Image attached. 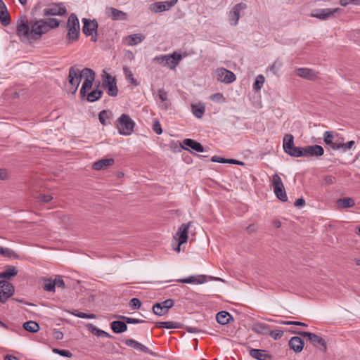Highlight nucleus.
<instances>
[{
  "instance_id": "obj_58",
  "label": "nucleus",
  "mask_w": 360,
  "mask_h": 360,
  "mask_svg": "<svg viewBox=\"0 0 360 360\" xmlns=\"http://www.w3.org/2000/svg\"><path fill=\"white\" fill-rule=\"evenodd\" d=\"M211 161L214 162L226 163V159L216 155L212 158Z\"/></svg>"
},
{
  "instance_id": "obj_49",
  "label": "nucleus",
  "mask_w": 360,
  "mask_h": 360,
  "mask_svg": "<svg viewBox=\"0 0 360 360\" xmlns=\"http://www.w3.org/2000/svg\"><path fill=\"white\" fill-rule=\"evenodd\" d=\"M108 118V113L106 110H103L101 111L100 113H99V115H98V119H99V121L100 122L103 124V125H105L106 123H105V120Z\"/></svg>"
},
{
  "instance_id": "obj_24",
  "label": "nucleus",
  "mask_w": 360,
  "mask_h": 360,
  "mask_svg": "<svg viewBox=\"0 0 360 360\" xmlns=\"http://www.w3.org/2000/svg\"><path fill=\"white\" fill-rule=\"evenodd\" d=\"M158 98L161 101L159 104V107L162 110H167L169 106L167 92L165 89H160L158 90Z\"/></svg>"
},
{
  "instance_id": "obj_42",
  "label": "nucleus",
  "mask_w": 360,
  "mask_h": 360,
  "mask_svg": "<svg viewBox=\"0 0 360 360\" xmlns=\"http://www.w3.org/2000/svg\"><path fill=\"white\" fill-rule=\"evenodd\" d=\"M153 311L154 314L158 316H162L167 313L166 311V309H165L163 308V307L162 306V304H160V303H157L155 305H153Z\"/></svg>"
},
{
  "instance_id": "obj_41",
  "label": "nucleus",
  "mask_w": 360,
  "mask_h": 360,
  "mask_svg": "<svg viewBox=\"0 0 360 360\" xmlns=\"http://www.w3.org/2000/svg\"><path fill=\"white\" fill-rule=\"evenodd\" d=\"M89 330H91V332L96 335V336H105L106 338H110V335L106 333L105 331L103 330H101V329H98L96 327L92 326V325H90L89 326Z\"/></svg>"
},
{
  "instance_id": "obj_30",
  "label": "nucleus",
  "mask_w": 360,
  "mask_h": 360,
  "mask_svg": "<svg viewBox=\"0 0 360 360\" xmlns=\"http://www.w3.org/2000/svg\"><path fill=\"white\" fill-rule=\"evenodd\" d=\"M216 319L219 324L226 325L232 319V316L229 313L222 311L217 313Z\"/></svg>"
},
{
  "instance_id": "obj_3",
  "label": "nucleus",
  "mask_w": 360,
  "mask_h": 360,
  "mask_svg": "<svg viewBox=\"0 0 360 360\" xmlns=\"http://www.w3.org/2000/svg\"><path fill=\"white\" fill-rule=\"evenodd\" d=\"M284 151L292 157H319L323 155V148L319 145L297 147L294 144V136L288 134L283 140Z\"/></svg>"
},
{
  "instance_id": "obj_14",
  "label": "nucleus",
  "mask_w": 360,
  "mask_h": 360,
  "mask_svg": "<svg viewBox=\"0 0 360 360\" xmlns=\"http://www.w3.org/2000/svg\"><path fill=\"white\" fill-rule=\"evenodd\" d=\"M191 222L184 223L179 227L174 238L177 241H179V245H182L187 241L188 229L191 227Z\"/></svg>"
},
{
  "instance_id": "obj_32",
  "label": "nucleus",
  "mask_w": 360,
  "mask_h": 360,
  "mask_svg": "<svg viewBox=\"0 0 360 360\" xmlns=\"http://www.w3.org/2000/svg\"><path fill=\"white\" fill-rule=\"evenodd\" d=\"M17 274L18 271L15 266H8L4 269V271L0 273V278L10 279L16 276Z\"/></svg>"
},
{
  "instance_id": "obj_54",
  "label": "nucleus",
  "mask_w": 360,
  "mask_h": 360,
  "mask_svg": "<svg viewBox=\"0 0 360 360\" xmlns=\"http://www.w3.org/2000/svg\"><path fill=\"white\" fill-rule=\"evenodd\" d=\"M350 4H359V0H340V4L342 6H347V5H349Z\"/></svg>"
},
{
  "instance_id": "obj_61",
  "label": "nucleus",
  "mask_w": 360,
  "mask_h": 360,
  "mask_svg": "<svg viewBox=\"0 0 360 360\" xmlns=\"http://www.w3.org/2000/svg\"><path fill=\"white\" fill-rule=\"evenodd\" d=\"M8 177L7 171L5 169H0V180H4Z\"/></svg>"
},
{
  "instance_id": "obj_39",
  "label": "nucleus",
  "mask_w": 360,
  "mask_h": 360,
  "mask_svg": "<svg viewBox=\"0 0 360 360\" xmlns=\"http://www.w3.org/2000/svg\"><path fill=\"white\" fill-rule=\"evenodd\" d=\"M265 78L262 75H259L257 76L255 79V82L253 84V89L256 91H259L263 86L264 83Z\"/></svg>"
},
{
  "instance_id": "obj_60",
  "label": "nucleus",
  "mask_w": 360,
  "mask_h": 360,
  "mask_svg": "<svg viewBox=\"0 0 360 360\" xmlns=\"http://www.w3.org/2000/svg\"><path fill=\"white\" fill-rule=\"evenodd\" d=\"M60 355L68 358L72 356V354L70 351L65 349H61L60 352Z\"/></svg>"
},
{
  "instance_id": "obj_1",
  "label": "nucleus",
  "mask_w": 360,
  "mask_h": 360,
  "mask_svg": "<svg viewBox=\"0 0 360 360\" xmlns=\"http://www.w3.org/2000/svg\"><path fill=\"white\" fill-rule=\"evenodd\" d=\"M58 20L53 18L29 21L25 15L20 16L17 22L16 32L22 40H38L51 29L59 26Z\"/></svg>"
},
{
  "instance_id": "obj_9",
  "label": "nucleus",
  "mask_w": 360,
  "mask_h": 360,
  "mask_svg": "<svg viewBox=\"0 0 360 360\" xmlns=\"http://www.w3.org/2000/svg\"><path fill=\"white\" fill-rule=\"evenodd\" d=\"M84 26L83 32L86 36L91 37V41H96L97 40V27L98 23L95 20H89L86 18L83 19Z\"/></svg>"
},
{
  "instance_id": "obj_35",
  "label": "nucleus",
  "mask_w": 360,
  "mask_h": 360,
  "mask_svg": "<svg viewBox=\"0 0 360 360\" xmlns=\"http://www.w3.org/2000/svg\"><path fill=\"white\" fill-rule=\"evenodd\" d=\"M156 327L159 328L173 329L179 328V324L174 321H161L156 323Z\"/></svg>"
},
{
  "instance_id": "obj_53",
  "label": "nucleus",
  "mask_w": 360,
  "mask_h": 360,
  "mask_svg": "<svg viewBox=\"0 0 360 360\" xmlns=\"http://www.w3.org/2000/svg\"><path fill=\"white\" fill-rule=\"evenodd\" d=\"M283 324L285 325H295V326H307V325L303 322L300 321H283Z\"/></svg>"
},
{
  "instance_id": "obj_20",
  "label": "nucleus",
  "mask_w": 360,
  "mask_h": 360,
  "mask_svg": "<svg viewBox=\"0 0 360 360\" xmlns=\"http://www.w3.org/2000/svg\"><path fill=\"white\" fill-rule=\"evenodd\" d=\"M0 22L4 26H7L11 22L7 7L2 0H0Z\"/></svg>"
},
{
  "instance_id": "obj_8",
  "label": "nucleus",
  "mask_w": 360,
  "mask_h": 360,
  "mask_svg": "<svg viewBox=\"0 0 360 360\" xmlns=\"http://www.w3.org/2000/svg\"><path fill=\"white\" fill-rule=\"evenodd\" d=\"M247 5L244 3L236 4L230 11L229 14V22L231 25L236 26L241 15H244V11Z\"/></svg>"
},
{
  "instance_id": "obj_64",
  "label": "nucleus",
  "mask_w": 360,
  "mask_h": 360,
  "mask_svg": "<svg viewBox=\"0 0 360 360\" xmlns=\"http://www.w3.org/2000/svg\"><path fill=\"white\" fill-rule=\"evenodd\" d=\"M304 204H305V200L302 198L297 199L295 202V205L296 207L303 206Z\"/></svg>"
},
{
  "instance_id": "obj_10",
  "label": "nucleus",
  "mask_w": 360,
  "mask_h": 360,
  "mask_svg": "<svg viewBox=\"0 0 360 360\" xmlns=\"http://www.w3.org/2000/svg\"><path fill=\"white\" fill-rule=\"evenodd\" d=\"M292 333L300 335L303 338H307L309 341H310V342H311L314 346H321L324 349L326 348V342L325 340L314 333L296 330L292 331Z\"/></svg>"
},
{
  "instance_id": "obj_6",
  "label": "nucleus",
  "mask_w": 360,
  "mask_h": 360,
  "mask_svg": "<svg viewBox=\"0 0 360 360\" xmlns=\"http://www.w3.org/2000/svg\"><path fill=\"white\" fill-rule=\"evenodd\" d=\"M272 185L274 186V191L276 197L281 201L285 202L288 200V197L285 191V188L281 177L278 174H274L272 176Z\"/></svg>"
},
{
  "instance_id": "obj_18",
  "label": "nucleus",
  "mask_w": 360,
  "mask_h": 360,
  "mask_svg": "<svg viewBox=\"0 0 360 360\" xmlns=\"http://www.w3.org/2000/svg\"><path fill=\"white\" fill-rule=\"evenodd\" d=\"M145 39L142 34H133L123 38V43L127 46H135L140 44Z\"/></svg>"
},
{
  "instance_id": "obj_59",
  "label": "nucleus",
  "mask_w": 360,
  "mask_h": 360,
  "mask_svg": "<svg viewBox=\"0 0 360 360\" xmlns=\"http://www.w3.org/2000/svg\"><path fill=\"white\" fill-rule=\"evenodd\" d=\"M166 55H164V56H156L155 58H154V60L155 61H158L159 63L160 64H163L165 63V60H166Z\"/></svg>"
},
{
  "instance_id": "obj_21",
  "label": "nucleus",
  "mask_w": 360,
  "mask_h": 360,
  "mask_svg": "<svg viewBox=\"0 0 360 360\" xmlns=\"http://www.w3.org/2000/svg\"><path fill=\"white\" fill-rule=\"evenodd\" d=\"M107 14L113 20H124L127 18L126 13L112 7L107 9Z\"/></svg>"
},
{
  "instance_id": "obj_44",
  "label": "nucleus",
  "mask_w": 360,
  "mask_h": 360,
  "mask_svg": "<svg viewBox=\"0 0 360 360\" xmlns=\"http://www.w3.org/2000/svg\"><path fill=\"white\" fill-rule=\"evenodd\" d=\"M210 99L216 103H224L226 99L222 94L215 93L210 96Z\"/></svg>"
},
{
  "instance_id": "obj_46",
  "label": "nucleus",
  "mask_w": 360,
  "mask_h": 360,
  "mask_svg": "<svg viewBox=\"0 0 360 360\" xmlns=\"http://www.w3.org/2000/svg\"><path fill=\"white\" fill-rule=\"evenodd\" d=\"M120 318L124 320V321L125 322V323H133V324H135V323H143L144 322V321L143 320H139V319H134V318H130V317H127V316H120Z\"/></svg>"
},
{
  "instance_id": "obj_40",
  "label": "nucleus",
  "mask_w": 360,
  "mask_h": 360,
  "mask_svg": "<svg viewBox=\"0 0 360 360\" xmlns=\"http://www.w3.org/2000/svg\"><path fill=\"white\" fill-rule=\"evenodd\" d=\"M72 314L82 319H94L96 318V316L94 314H86L79 311L78 310H75L72 312Z\"/></svg>"
},
{
  "instance_id": "obj_36",
  "label": "nucleus",
  "mask_w": 360,
  "mask_h": 360,
  "mask_svg": "<svg viewBox=\"0 0 360 360\" xmlns=\"http://www.w3.org/2000/svg\"><path fill=\"white\" fill-rule=\"evenodd\" d=\"M23 328L28 332L36 333L39 331L40 328L37 323L35 321H30L24 323Z\"/></svg>"
},
{
  "instance_id": "obj_7",
  "label": "nucleus",
  "mask_w": 360,
  "mask_h": 360,
  "mask_svg": "<svg viewBox=\"0 0 360 360\" xmlns=\"http://www.w3.org/2000/svg\"><path fill=\"white\" fill-rule=\"evenodd\" d=\"M103 86L107 90L109 96H116L117 95L118 89L115 78L105 72L103 75Z\"/></svg>"
},
{
  "instance_id": "obj_48",
  "label": "nucleus",
  "mask_w": 360,
  "mask_h": 360,
  "mask_svg": "<svg viewBox=\"0 0 360 360\" xmlns=\"http://www.w3.org/2000/svg\"><path fill=\"white\" fill-rule=\"evenodd\" d=\"M129 305L131 308L134 309H138L141 307V302L138 298H132L130 300Z\"/></svg>"
},
{
  "instance_id": "obj_31",
  "label": "nucleus",
  "mask_w": 360,
  "mask_h": 360,
  "mask_svg": "<svg viewBox=\"0 0 360 360\" xmlns=\"http://www.w3.org/2000/svg\"><path fill=\"white\" fill-rule=\"evenodd\" d=\"M170 8L166 1L155 2L150 6V9L154 13H160L169 10Z\"/></svg>"
},
{
  "instance_id": "obj_16",
  "label": "nucleus",
  "mask_w": 360,
  "mask_h": 360,
  "mask_svg": "<svg viewBox=\"0 0 360 360\" xmlns=\"http://www.w3.org/2000/svg\"><path fill=\"white\" fill-rule=\"evenodd\" d=\"M295 73L298 77L308 80H316L319 77L318 73L309 68H297Z\"/></svg>"
},
{
  "instance_id": "obj_56",
  "label": "nucleus",
  "mask_w": 360,
  "mask_h": 360,
  "mask_svg": "<svg viewBox=\"0 0 360 360\" xmlns=\"http://www.w3.org/2000/svg\"><path fill=\"white\" fill-rule=\"evenodd\" d=\"M330 146L332 147V148H333L335 150L342 149L343 148V142H342V141H337L333 142V143L330 145Z\"/></svg>"
},
{
  "instance_id": "obj_29",
  "label": "nucleus",
  "mask_w": 360,
  "mask_h": 360,
  "mask_svg": "<svg viewBox=\"0 0 360 360\" xmlns=\"http://www.w3.org/2000/svg\"><path fill=\"white\" fill-rule=\"evenodd\" d=\"M252 330L260 335H267L269 333V326L264 323H256L252 326Z\"/></svg>"
},
{
  "instance_id": "obj_2",
  "label": "nucleus",
  "mask_w": 360,
  "mask_h": 360,
  "mask_svg": "<svg viewBox=\"0 0 360 360\" xmlns=\"http://www.w3.org/2000/svg\"><path fill=\"white\" fill-rule=\"evenodd\" d=\"M84 79V83L80 89L82 96H85L87 91L92 87L95 79V72L90 68H84L80 70L77 66H72L69 69L68 82L70 86V91L72 93L76 92L79 86L81 80Z\"/></svg>"
},
{
  "instance_id": "obj_38",
  "label": "nucleus",
  "mask_w": 360,
  "mask_h": 360,
  "mask_svg": "<svg viewBox=\"0 0 360 360\" xmlns=\"http://www.w3.org/2000/svg\"><path fill=\"white\" fill-rule=\"evenodd\" d=\"M103 94V91L101 90L95 89L87 95V100L89 102H94L98 100Z\"/></svg>"
},
{
  "instance_id": "obj_11",
  "label": "nucleus",
  "mask_w": 360,
  "mask_h": 360,
  "mask_svg": "<svg viewBox=\"0 0 360 360\" xmlns=\"http://www.w3.org/2000/svg\"><path fill=\"white\" fill-rule=\"evenodd\" d=\"M14 293L13 285L6 281H0V302L4 303Z\"/></svg>"
},
{
  "instance_id": "obj_26",
  "label": "nucleus",
  "mask_w": 360,
  "mask_h": 360,
  "mask_svg": "<svg viewBox=\"0 0 360 360\" xmlns=\"http://www.w3.org/2000/svg\"><path fill=\"white\" fill-rule=\"evenodd\" d=\"M110 327L115 333H121L127 330V326L124 321H114L111 322Z\"/></svg>"
},
{
  "instance_id": "obj_5",
  "label": "nucleus",
  "mask_w": 360,
  "mask_h": 360,
  "mask_svg": "<svg viewBox=\"0 0 360 360\" xmlns=\"http://www.w3.org/2000/svg\"><path fill=\"white\" fill-rule=\"evenodd\" d=\"M68 34L66 40L68 44H72L77 41L79 35V22L75 14H71L67 23Z\"/></svg>"
},
{
  "instance_id": "obj_23",
  "label": "nucleus",
  "mask_w": 360,
  "mask_h": 360,
  "mask_svg": "<svg viewBox=\"0 0 360 360\" xmlns=\"http://www.w3.org/2000/svg\"><path fill=\"white\" fill-rule=\"evenodd\" d=\"M115 160L112 158L102 159L94 163L93 169L95 170L105 169L112 166Z\"/></svg>"
},
{
  "instance_id": "obj_34",
  "label": "nucleus",
  "mask_w": 360,
  "mask_h": 360,
  "mask_svg": "<svg viewBox=\"0 0 360 360\" xmlns=\"http://www.w3.org/2000/svg\"><path fill=\"white\" fill-rule=\"evenodd\" d=\"M192 112L197 118H201L205 112V108L202 104H193Z\"/></svg>"
},
{
  "instance_id": "obj_62",
  "label": "nucleus",
  "mask_w": 360,
  "mask_h": 360,
  "mask_svg": "<svg viewBox=\"0 0 360 360\" xmlns=\"http://www.w3.org/2000/svg\"><path fill=\"white\" fill-rule=\"evenodd\" d=\"M53 337L56 340H61L63 338V334L62 332L57 330L54 332Z\"/></svg>"
},
{
  "instance_id": "obj_12",
  "label": "nucleus",
  "mask_w": 360,
  "mask_h": 360,
  "mask_svg": "<svg viewBox=\"0 0 360 360\" xmlns=\"http://www.w3.org/2000/svg\"><path fill=\"white\" fill-rule=\"evenodd\" d=\"M215 73L217 79L223 83L230 84L233 82L236 79V75L231 71L223 68H217Z\"/></svg>"
},
{
  "instance_id": "obj_45",
  "label": "nucleus",
  "mask_w": 360,
  "mask_h": 360,
  "mask_svg": "<svg viewBox=\"0 0 360 360\" xmlns=\"http://www.w3.org/2000/svg\"><path fill=\"white\" fill-rule=\"evenodd\" d=\"M269 335L274 340L280 339L283 335V331L281 330H274L269 333Z\"/></svg>"
},
{
  "instance_id": "obj_57",
  "label": "nucleus",
  "mask_w": 360,
  "mask_h": 360,
  "mask_svg": "<svg viewBox=\"0 0 360 360\" xmlns=\"http://www.w3.org/2000/svg\"><path fill=\"white\" fill-rule=\"evenodd\" d=\"M355 144V142L354 141H350L347 143H343V151H347L348 150L352 149Z\"/></svg>"
},
{
  "instance_id": "obj_50",
  "label": "nucleus",
  "mask_w": 360,
  "mask_h": 360,
  "mask_svg": "<svg viewBox=\"0 0 360 360\" xmlns=\"http://www.w3.org/2000/svg\"><path fill=\"white\" fill-rule=\"evenodd\" d=\"M160 304H162V306L165 309H166V311L167 312L169 309L173 307L174 301L171 299H168L161 302Z\"/></svg>"
},
{
  "instance_id": "obj_43",
  "label": "nucleus",
  "mask_w": 360,
  "mask_h": 360,
  "mask_svg": "<svg viewBox=\"0 0 360 360\" xmlns=\"http://www.w3.org/2000/svg\"><path fill=\"white\" fill-rule=\"evenodd\" d=\"M44 289L46 291L49 292H54L56 288V283H54L53 280L47 279L44 282Z\"/></svg>"
},
{
  "instance_id": "obj_13",
  "label": "nucleus",
  "mask_w": 360,
  "mask_h": 360,
  "mask_svg": "<svg viewBox=\"0 0 360 360\" xmlns=\"http://www.w3.org/2000/svg\"><path fill=\"white\" fill-rule=\"evenodd\" d=\"M44 15L63 16L67 13V9L63 4H53L44 10Z\"/></svg>"
},
{
  "instance_id": "obj_52",
  "label": "nucleus",
  "mask_w": 360,
  "mask_h": 360,
  "mask_svg": "<svg viewBox=\"0 0 360 360\" xmlns=\"http://www.w3.org/2000/svg\"><path fill=\"white\" fill-rule=\"evenodd\" d=\"M39 201L43 202H48L53 199V197L51 195H39L38 197Z\"/></svg>"
},
{
  "instance_id": "obj_27",
  "label": "nucleus",
  "mask_w": 360,
  "mask_h": 360,
  "mask_svg": "<svg viewBox=\"0 0 360 360\" xmlns=\"http://www.w3.org/2000/svg\"><path fill=\"white\" fill-rule=\"evenodd\" d=\"M184 145L192 148L193 150L202 153L204 151V148L199 142H197L191 139H186L183 141Z\"/></svg>"
},
{
  "instance_id": "obj_25",
  "label": "nucleus",
  "mask_w": 360,
  "mask_h": 360,
  "mask_svg": "<svg viewBox=\"0 0 360 360\" xmlns=\"http://www.w3.org/2000/svg\"><path fill=\"white\" fill-rule=\"evenodd\" d=\"M125 344L130 347H132L137 351L139 352H143L145 353L149 354L150 353V349L142 345L141 343L133 340V339H128L125 341Z\"/></svg>"
},
{
  "instance_id": "obj_47",
  "label": "nucleus",
  "mask_w": 360,
  "mask_h": 360,
  "mask_svg": "<svg viewBox=\"0 0 360 360\" xmlns=\"http://www.w3.org/2000/svg\"><path fill=\"white\" fill-rule=\"evenodd\" d=\"M323 139H324V142L327 145H331L333 142V134H331V132H330V131H327L324 132Z\"/></svg>"
},
{
  "instance_id": "obj_28",
  "label": "nucleus",
  "mask_w": 360,
  "mask_h": 360,
  "mask_svg": "<svg viewBox=\"0 0 360 360\" xmlns=\"http://www.w3.org/2000/svg\"><path fill=\"white\" fill-rule=\"evenodd\" d=\"M178 281L183 283L202 284L206 281V277L205 276H199L198 277L191 276L186 278L179 279Z\"/></svg>"
},
{
  "instance_id": "obj_22",
  "label": "nucleus",
  "mask_w": 360,
  "mask_h": 360,
  "mask_svg": "<svg viewBox=\"0 0 360 360\" xmlns=\"http://www.w3.org/2000/svg\"><path fill=\"white\" fill-rule=\"evenodd\" d=\"M304 343L303 340L298 336H294L289 341V347L295 352H300L304 347Z\"/></svg>"
},
{
  "instance_id": "obj_33",
  "label": "nucleus",
  "mask_w": 360,
  "mask_h": 360,
  "mask_svg": "<svg viewBox=\"0 0 360 360\" xmlns=\"http://www.w3.org/2000/svg\"><path fill=\"white\" fill-rule=\"evenodd\" d=\"M337 206L339 208H349L354 205V200L351 198H343L337 200Z\"/></svg>"
},
{
  "instance_id": "obj_51",
  "label": "nucleus",
  "mask_w": 360,
  "mask_h": 360,
  "mask_svg": "<svg viewBox=\"0 0 360 360\" xmlns=\"http://www.w3.org/2000/svg\"><path fill=\"white\" fill-rule=\"evenodd\" d=\"M153 130L158 135L162 133V129L160 123L156 121L153 124Z\"/></svg>"
},
{
  "instance_id": "obj_17",
  "label": "nucleus",
  "mask_w": 360,
  "mask_h": 360,
  "mask_svg": "<svg viewBox=\"0 0 360 360\" xmlns=\"http://www.w3.org/2000/svg\"><path fill=\"white\" fill-rule=\"evenodd\" d=\"M165 63L164 65H167L170 69L174 70L182 59V56L176 52L172 54L166 55Z\"/></svg>"
},
{
  "instance_id": "obj_15",
  "label": "nucleus",
  "mask_w": 360,
  "mask_h": 360,
  "mask_svg": "<svg viewBox=\"0 0 360 360\" xmlns=\"http://www.w3.org/2000/svg\"><path fill=\"white\" fill-rule=\"evenodd\" d=\"M341 11L342 10L340 8L319 9L314 11L311 13V16L321 20H326L332 17L335 13H340Z\"/></svg>"
},
{
  "instance_id": "obj_19",
  "label": "nucleus",
  "mask_w": 360,
  "mask_h": 360,
  "mask_svg": "<svg viewBox=\"0 0 360 360\" xmlns=\"http://www.w3.org/2000/svg\"><path fill=\"white\" fill-rule=\"evenodd\" d=\"M250 355L257 360H271L272 356L267 351L258 349H251Z\"/></svg>"
},
{
  "instance_id": "obj_4",
  "label": "nucleus",
  "mask_w": 360,
  "mask_h": 360,
  "mask_svg": "<svg viewBox=\"0 0 360 360\" xmlns=\"http://www.w3.org/2000/svg\"><path fill=\"white\" fill-rule=\"evenodd\" d=\"M136 124L127 114H122L115 122L116 128L120 134L129 136L133 131Z\"/></svg>"
},
{
  "instance_id": "obj_55",
  "label": "nucleus",
  "mask_w": 360,
  "mask_h": 360,
  "mask_svg": "<svg viewBox=\"0 0 360 360\" xmlns=\"http://www.w3.org/2000/svg\"><path fill=\"white\" fill-rule=\"evenodd\" d=\"M53 281H54V283H56V286H57L58 288H64L65 286L63 280L59 276L53 280Z\"/></svg>"
},
{
  "instance_id": "obj_37",
  "label": "nucleus",
  "mask_w": 360,
  "mask_h": 360,
  "mask_svg": "<svg viewBox=\"0 0 360 360\" xmlns=\"http://www.w3.org/2000/svg\"><path fill=\"white\" fill-rule=\"evenodd\" d=\"M0 255L9 258H18V255L13 250L8 248H2L0 246Z\"/></svg>"
},
{
  "instance_id": "obj_63",
  "label": "nucleus",
  "mask_w": 360,
  "mask_h": 360,
  "mask_svg": "<svg viewBox=\"0 0 360 360\" xmlns=\"http://www.w3.org/2000/svg\"><path fill=\"white\" fill-rule=\"evenodd\" d=\"M335 177L333 176H327L325 178V181L328 184H333L335 182Z\"/></svg>"
}]
</instances>
